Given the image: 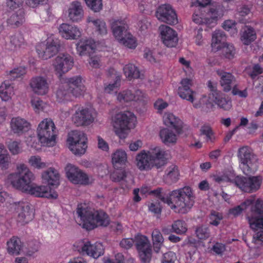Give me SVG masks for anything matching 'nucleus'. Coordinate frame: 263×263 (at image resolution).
Masks as SVG:
<instances>
[{"label":"nucleus","instance_id":"obj_1","mask_svg":"<svg viewBox=\"0 0 263 263\" xmlns=\"http://www.w3.org/2000/svg\"><path fill=\"white\" fill-rule=\"evenodd\" d=\"M163 203H166L172 209H176L179 213H186L193 206L194 197L189 186L175 190L168 193L164 192L161 188H157L151 192Z\"/></svg>","mask_w":263,"mask_h":263},{"label":"nucleus","instance_id":"obj_2","mask_svg":"<svg viewBox=\"0 0 263 263\" xmlns=\"http://www.w3.org/2000/svg\"><path fill=\"white\" fill-rule=\"evenodd\" d=\"M76 214L79 224L88 230L98 226L106 227L109 223V217L104 211L96 210L86 204L78 205Z\"/></svg>","mask_w":263,"mask_h":263},{"label":"nucleus","instance_id":"obj_3","mask_svg":"<svg viewBox=\"0 0 263 263\" xmlns=\"http://www.w3.org/2000/svg\"><path fill=\"white\" fill-rule=\"evenodd\" d=\"M247 199H252L250 211L247 215L250 227L256 232L253 235L252 242L259 243L263 242V200L255 199L252 196Z\"/></svg>","mask_w":263,"mask_h":263},{"label":"nucleus","instance_id":"obj_4","mask_svg":"<svg viewBox=\"0 0 263 263\" xmlns=\"http://www.w3.org/2000/svg\"><path fill=\"white\" fill-rule=\"evenodd\" d=\"M215 182L220 183L229 182L234 183L237 187L245 192L252 193L257 191L260 187L262 178L260 176H253L249 178L236 176L233 171H227L222 175L214 177Z\"/></svg>","mask_w":263,"mask_h":263},{"label":"nucleus","instance_id":"obj_5","mask_svg":"<svg viewBox=\"0 0 263 263\" xmlns=\"http://www.w3.org/2000/svg\"><path fill=\"white\" fill-rule=\"evenodd\" d=\"M166 152L160 147L151 149L147 153L141 152L137 155V166L141 170H148L153 167L161 168L166 162Z\"/></svg>","mask_w":263,"mask_h":263},{"label":"nucleus","instance_id":"obj_6","mask_svg":"<svg viewBox=\"0 0 263 263\" xmlns=\"http://www.w3.org/2000/svg\"><path fill=\"white\" fill-rule=\"evenodd\" d=\"M34 179V174L24 164H18L16 166V171L9 176V179L12 186L23 192L28 190Z\"/></svg>","mask_w":263,"mask_h":263},{"label":"nucleus","instance_id":"obj_7","mask_svg":"<svg viewBox=\"0 0 263 263\" xmlns=\"http://www.w3.org/2000/svg\"><path fill=\"white\" fill-rule=\"evenodd\" d=\"M111 27L114 36L121 44L130 49L136 47V41L128 32V26L125 20H114L111 23Z\"/></svg>","mask_w":263,"mask_h":263},{"label":"nucleus","instance_id":"obj_8","mask_svg":"<svg viewBox=\"0 0 263 263\" xmlns=\"http://www.w3.org/2000/svg\"><path fill=\"white\" fill-rule=\"evenodd\" d=\"M53 121L50 119L43 120L39 125L37 132L40 141L44 146L54 144L57 132Z\"/></svg>","mask_w":263,"mask_h":263},{"label":"nucleus","instance_id":"obj_9","mask_svg":"<svg viewBox=\"0 0 263 263\" xmlns=\"http://www.w3.org/2000/svg\"><path fill=\"white\" fill-rule=\"evenodd\" d=\"M238 157L240 162V167L243 173L248 175L251 173L254 163L256 162V156L253 154L252 150L248 146H243L239 148Z\"/></svg>","mask_w":263,"mask_h":263},{"label":"nucleus","instance_id":"obj_10","mask_svg":"<svg viewBox=\"0 0 263 263\" xmlns=\"http://www.w3.org/2000/svg\"><path fill=\"white\" fill-rule=\"evenodd\" d=\"M60 41L57 39H48L46 44L41 43L36 47L39 56L43 60L53 57L59 51Z\"/></svg>","mask_w":263,"mask_h":263},{"label":"nucleus","instance_id":"obj_11","mask_svg":"<svg viewBox=\"0 0 263 263\" xmlns=\"http://www.w3.org/2000/svg\"><path fill=\"white\" fill-rule=\"evenodd\" d=\"M135 245L142 263H148L152 257V247L148 238L144 235L136 237Z\"/></svg>","mask_w":263,"mask_h":263},{"label":"nucleus","instance_id":"obj_12","mask_svg":"<svg viewBox=\"0 0 263 263\" xmlns=\"http://www.w3.org/2000/svg\"><path fill=\"white\" fill-rule=\"evenodd\" d=\"M73 58L68 54H60L53 62V66L55 73L59 77L70 70L73 66Z\"/></svg>","mask_w":263,"mask_h":263},{"label":"nucleus","instance_id":"obj_13","mask_svg":"<svg viewBox=\"0 0 263 263\" xmlns=\"http://www.w3.org/2000/svg\"><path fill=\"white\" fill-rule=\"evenodd\" d=\"M65 171L68 179L74 184L86 185L92 182V179L85 173L70 164L66 166Z\"/></svg>","mask_w":263,"mask_h":263},{"label":"nucleus","instance_id":"obj_14","mask_svg":"<svg viewBox=\"0 0 263 263\" xmlns=\"http://www.w3.org/2000/svg\"><path fill=\"white\" fill-rule=\"evenodd\" d=\"M12 206L17 213V221L21 224L27 223L33 218V209L31 208L28 202H14Z\"/></svg>","mask_w":263,"mask_h":263},{"label":"nucleus","instance_id":"obj_15","mask_svg":"<svg viewBox=\"0 0 263 263\" xmlns=\"http://www.w3.org/2000/svg\"><path fill=\"white\" fill-rule=\"evenodd\" d=\"M156 16L159 20L170 25L176 24L178 23L176 12L168 4L159 6L156 12Z\"/></svg>","mask_w":263,"mask_h":263},{"label":"nucleus","instance_id":"obj_16","mask_svg":"<svg viewBox=\"0 0 263 263\" xmlns=\"http://www.w3.org/2000/svg\"><path fill=\"white\" fill-rule=\"evenodd\" d=\"M136 117L130 111L119 113L116 115L115 123L122 131L135 127Z\"/></svg>","mask_w":263,"mask_h":263},{"label":"nucleus","instance_id":"obj_17","mask_svg":"<svg viewBox=\"0 0 263 263\" xmlns=\"http://www.w3.org/2000/svg\"><path fill=\"white\" fill-rule=\"evenodd\" d=\"M204 11L206 13L204 17H201L197 14L193 15V21L196 24H204L209 26H213L216 23L218 16V11L214 7L204 8Z\"/></svg>","mask_w":263,"mask_h":263},{"label":"nucleus","instance_id":"obj_18","mask_svg":"<svg viewBox=\"0 0 263 263\" xmlns=\"http://www.w3.org/2000/svg\"><path fill=\"white\" fill-rule=\"evenodd\" d=\"M25 193L38 197H45L50 199H57L58 194L56 192L51 190L49 186L45 185H33L31 184L28 190Z\"/></svg>","mask_w":263,"mask_h":263},{"label":"nucleus","instance_id":"obj_19","mask_svg":"<svg viewBox=\"0 0 263 263\" xmlns=\"http://www.w3.org/2000/svg\"><path fill=\"white\" fill-rule=\"evenodd\" d=\"M163 44L168 47H175L178 41L177 34L170 27L162 25L159 27Z\"/></svg>","mask_w":263,"mask_h":263},{"label":"nucleus","instance_id":"obj_20","mask_svg":"<svg viewBox=\"0 0 263 263\" xmlns=\"http://www.w3.org/2000/svg\"><path fill=\"white\" fill-rule=\"evenodd\" d=\"M74 124L79 126L88 125L93 122L94 118L88 108H81L77 110L72 117Z\"/></svg>","mask_w":263,"mask_h":263},{"label":"nucleus","instance_id":"obj_21","mask_svg":"<svg viewBox=\"0 0 263 263\" xmlns=\"http://www.w3.org/2000/svg\"><path fill=\"white\" fill-rule=\"evenodd\" d=\"M67 13L69 21L74 23L81 21L84 13L81 3L77 1L70 3L68 7Z\"/></svg>","mask_w":263,"mask_h":263},{"label":"nucleus","instance_id":"obj_22","mask_svg":"<svg viewBox=\"0 0 263 263\" xmlns=\"http://www.w3.org/2000/svg\"><path fill=\"white\" fill-rule=\"evenodd\" d=\"M30 128V123L20 117L12 118L10 121V129L14 134L21 136L27 132Z\"/></svg>","mask_w":263,"mask_h":263},{"label":"nucleus","instance_id":"obj_23","mask_svg":"<svg viewBox=\"0 0 263 263\" xmlns=\"http://www.w3.org/2000/svg\"><path fill=\"white\" fill-rule=\"evenodd\" d=\"M66 85L72 91L73 96L76 97L82 95L85 91L83 79L80 76H76L67 79Z\"/></svg>","mask_w":263,"mask_h":263},{"label":"nucleus","instance_id":"obj_24","mask_svg":"<svg viewBox=\"0 0 263 263\" xmlns=\"http://www.w3.org/2000/svg\"><path fill=\"white\" fill-rule=\"evenodd\" d=\"M32 91L39 95L46 94L49 90V85L46 79L43 77H33L30 82Z\"/></svg>","mask_w":263,"mask_h":263},{"label":"nucleus","instance_id":"obj_25","mask_svg":"<svg viewBox=\"0 0 263 263\" xmlns=\"http://www.w3.org/2000/svg\"><path fill=\"white\" fill-rule=\"evenodd\" d=\"M217 73L220 77V83L224 91L229 92L237 87L236 78L231 73L218 70Z\"/></svg>","mask_w":263,"mask_h":263},{"label":"nucleus","instance_id":"obj_26","mask_svg":"<svg viewBox=\"0 0 263 263\" xmlns=\"http://www.w3.org/2000/svg\"><path fill=\"white\" fill-rule=\"evenodd\" d=\"M59 31L61 35L66 40H76L81 35L77 27L67 23L62 24L59 27Z\"/></svg>","mask_w":263,"mask_h":263},{"label":"nucleus","instance_id":"obj_27","mask_svg":"<svg viewBox=\"0 0 263 263\" xmlns=\"http://www.w3.org/2000/svg\"><path fill=\"white\" fill-rule=\"evenodd\" d=\"M82 252L94 258H98L103 255L104 249L100 242L91 244L89 241H87L82 246Z\"/></svg>","mask_w":263,"mask_h":263},{"label":"nucleus","instance_id":"obj_28","mask_svg":"<svg viewBox=\"0 0 263 263\" xmlns=\"http://www.w3.org/2000/svg\"><path fill=\"white\" fill-rule=\"evenodd\" d=\"M180 84L181 86L179 87L178 90V93L180 97L193 103L195 92L190 88L192 85L191 80L189 79H182Z\"/></svg>","mask_w":263,"mask_h":263},{"label":"nucleus","instance_id":"obj_29","mask_svg":"<svg viewBox=\"0 0 263 263\" xmlns=\"http://www.w3.org/2000/svg\"><path fill=\"white\" fill-rule=\"evenodd\" d=\"M25 21V12L23 9L10 12L7 19V25L11 28H16L22 26Z\"/></svg>","mask_w":263,"mask_h":263},{"label":"nucleus","instance_id":"obj_30","mask_svg":"<svg viewBox=\"0 0 263 263\" xmlns=\"http://www.w3.org/2000/svg\"><path fill=\"white\" fill-rule=\"evenodd\" d=\"M95 43L91 39H81L77 44V52L81 56L89 55L95 52Z\"/></svg>","mask_w":263,"mask_h":263},{"label":"nucleus","instance_id":"obj_31","mask_svg":"<svg viewBox=\"0 0 263 263\" xmlns=\"http://www.w3.org/2000/svg\"><path fill=\"white\" fill-rule=\"evenodd\" d=\"M44 182L49 185L57 187L59 184L60 175L57 170L53 167H50L44 171L42 175Z\"/></svg>","mask_w":263,"mask_h":263},{"label":"nucleus","instance_id":"obj_32","mask_svg":"<svg viewBox=\"0 0 263 263\" xmlns=\"http://www.w3.org/2000/svg\"><path fill=\"white\" fill-rule=\"evenodd\" d=\"M163 122L166 126L175 129L178 134L182 133L183 123L179 118L173 114H165L163 116Z\"/></svg>","mask_w":263,"mask_h":263},{"label":"nucleus","instance_id":"obj_33","mask_svg":"<svg viewBox=\"0 0 263 263\" xmlns=\"http://www.w3.org/2000/svg\"><path fill=\"white\" fill-rule=\"evenodd\" d=\"M256 39V34L253 28L246 26L241 34V41L245 45H248Z\"/></svg>","mask_w":263,"mask_h":263},{"label":"nucleus","instance_id":"obj_34","mask_svg":"<svg viewBox=\"0 0 263 263\" xmlns=\"http://www.w3.org/2000/svg\"><path fill=\"white\" fill-rule=\"evenodd\" d=\"M179 177V172L178 167L172 164L168 166L165 171V175L164 176V179L167 183H172L176 182Z\"/></svg>","mask_w":263,"mask_h":263},{"label":"nucleus","instance_id":"obj_35","mask_svg":"<svg viewBox=\"0 0 263 263\" xmlns=\"http://www.w3.org/2000/svg\"><path fill=\"white\" fill-rule=\"evenodd\" d=\"M72 96H73L72 91L66 84L60 86L57 91L56 97L59 102L70 101L72 99Z\"/></svg>","mask_w":263,"mask_h":263},{"label":"nucleus","instance_id":"obj_36","mask_svg":"<svg viewBox=\"0 0 263 263\" xmlns=\"http://www.w3.org/2000/svg\"><path fill=\"white\" fill-rule=\"evenodd\" d=\"M88 23H91L93 25V28L98 34L103 36L107 33V28L105 22L101 19H93L91 17L87 18Z\"/></svg>","mask_w":263,"mask_h":263},{"label":"nucleus","instance_id":"obj_37","mask_svg":"<svg viewBox=\"0 0 263 263\" xmlns=\"http://www.w3.org/2000/svg\"><path fill=\"white\" fill-rule=\"evenodd\" d=\"M7 251L10 254L17 255L22 248V242L17 237L13 236L7 242Z\"/></svg>","mask_w":263,"mask_h":263},{"label":"nucleus","instance_id":"obj_38","mask_svg":"<svg viewBox=\"0 0 263 263\" xmlns=\"http://www.w3.org/2000/svg\"><path fill=\"white\" fill-rule=\"evenodd\" d=\"M160 136L162 141L166 145L174 144L177 141L176 135L167 128L160 130Z\"/></svg>","mask_w":263,"mask_h":263},{"label":"nucleus","instance_id":"obj_39","mask_svg":"<svg viewBox=\"0 0 263 263\" xmlns=\"http://www.w3.org/2000/svg\"><path fill=\"white\" fill-rule=\"evenodd\" d=\"M152 238L154 250L155 252L158 253L164 242V238L161 232L158 229H154L152 233Z\"/></svg>","mask_w":263,"mask_h":263},{"label":"nucleus","instance_id":"obj_40","mask_svg":"<svg viewBox=\"0 0 263 263\" xmlns=\"http://www.w3.org/2000/svg\"><path fill=\"white\" fill-rule=\"evenodd\" d=\"M67 140L70 145L71 144L77 143H80V144L84 143V142H86L87 141V138L83 132L79 130H74L71 132L69 134V137Z\"/></svg>","mask_w":263,"mask_h":263},{"label":"nucleus","instance_id":"obj_41","mask_svg":"<svg viewBox=\"0 0 263 263\" xmlns=\"http://www.w3.org/2000/svg\"><path fill=\"white\" fill-rule=\"evenodd\" d=\"M209 97L203 95L198 102L193 104V106L196 108H201L203 110L208 112L213 107V103L209 100Z\"/></svg>","mask_w":263,"mask_h":263},{"label":"nucleus","instance_id":"obj_42","mask_svg":"<svg viewBox=\"0 0 263 263\" xmlns=\"http://www.w3.org/2000/svg\"><path fill=\"white\" fill-rule=\"evenodd\" d=\"M12 87L8 81H5L0 86V98L7 101L11 98Z\"/></svg>","mask_w":263,"mask_h":263},{"label":"nucleus","instance_id":"obj_43","mask_svg":"<svg viewBox=\"0 0 263 263\" xmlns=\"http://www.w3.org/2000/svg\"><path fill=\"white\" fill-rule=\"evenodd\" d=\"M196 236L200 240H206L211 236L209 228L206 225L197 226L195 230Z\"/></svg>","mask_w":263,"mask_h":263},{"label":"nucleus","instance_id":"obj_44","mask_svg":"<svg viewBox=\"0 0 263 263\" xmlns=\"http://www.w3.org/2000/svg\"><path fill=\"white\" fill-rule=\"evenodd\" d=\"M125 76L128 78L138 79L140 77V71L134 64L129 63L123 68Z\"/></svg>","mask_w":263,"mask_h":263},{"label":"nucleus","instance_id":"obj_45","mask_svg":"<svg viewBox=\"0 0 263 263\" xmlns=\"http://www.w3.org/2000/svg\"><path fill=\"white\" fill-rule=\"evenodd\" d=\"M212 100L220 108L224 110H229L232 107L231 101L221 97L220 94Z\"/></svg>","mask_w":263,"mask_h":263},{"label":"nucleus","instance_id":"obj_46","mask_svg":"<svg viewBox=\"0 0 263 263\" xmlns=\"http://www.w3.org/2000/svg\"><path fill=\"white\" fill-rule=\"evenodd\" d=\"M222 54L223 56L229 60L235 58L236 51L234 45L231 44L226 43L222 47Z\"/></svg>","mask_w":263,"mask_h":263},{"label":"nucleus","instance_id":"obj_47","mask_svg":"<svg viewBox=\"0 0 263 263\" xmlns=\"http://www.w3.org/2000/svg\"><path fill=\"white\" fill-rule=\"evenodd\" d=\"M172 231L179 234H184L187 231L186 224L183 220L175 221L172 225Z\"/></svg>","mask_w":263,"mask_h":263},{"label":"nucleus","instance_id":"obj_48","mask_svg":"<svg viewBox=\"0 0 263 263\" xmlns=\"http://www.w3.org/2000/svg\"><path fill=\"white\" fill-rule=\"evenodd\" d=\"M26 73V69L25 67L21 66L14 68L9 71L8 77L11 80H15L18 78H21Z\"/></svg>","mask_w":263,"mask_h":263},{"label":"nucleus","instance_id":"obj_49","mask_svg":"<svg viewBox=\"0 0 263 263\" xmlns=\"http://www.w3.org/2000/svg\"><path fill=\"white\" fill-rule=\"evenodd\" d=\"M86 142L84 143H77L71 144L69 146L70 151L76 155H81L85 153L87 148Z\"/></svg>","mask_w":263,"mask_h":263},{"label":"nucleus","instance_id":"obj_50","mask_svg":"<svg viewBox=\"0 0 263 263\" xmlns=\"http://www.w3.org/2000/svg\"><path fill=\"white\" fill-rule=\"evenodd\" d=\"M252 201V199H246L240 205L231 209L230 210V213L235 216L239 215L241 213L242 211L245 210L247 207L250 205Z\"/></svg>","mask_w":263,"mask_h":263},{"label":"nucleus","instance_id":"obj_51","mask_svg":"<svg viewBox=\"0 0 263 263\" xmlns=\"http://www.w3.org/2000/svg\"><path fill=\"white\" fill-rule=\"evenodd\" d=\"M226 39V36L223 31L221 30H216L212 35V46H216V45L220 43H224Z\"/></svg>","mask_w":263,"mask_h":263},{"label":"nucleus","instance_id":"obj_52","mask_svg":"<svg viewBox=\"0 0 263 263\" xmlns=\"http://www.w3.org/2000/svg\"><path fill=\"white\" fill-rule=\"evenodd\" d=\"M200 132V135L205 136V140L207 142L211 141L213 142L214 141V133L209 125H204L201 126Z\"/></svg>","mask_w":263,"mask_h":263},{"label":"nucleus","instance_id":"obj_53","mask_svg":"<svg viewBox=\"0 0 263 263\" xmlns=\"http://www.w3.org/2000/svg\"><path fill=\"white\" fill-rule=\"evenodd\" d=\"M127 159L126 154L124 151L118 150L112 155V161L114 164L124 163Z\"/></svg>","mask_w":263,"mask_h":263},{"label":"nucleus","instance_id":"obj_54","mask_svg":"<svg viewBox=\"0 0 263 263\" xmlns=\"http://www.w3.org/2000/svg\"><path fill=\"white\" fill-rule=\"evenodd\" d=\"M10 44L15 49L21 48L25 45L24 37L21 34L14 35L11 37Z\"/></svg>","mask_w":263,"mask_h":263},{"label":"nucleus","instance_id":"obj_55","mask_svg":"<svg viewBox=\"0 0 263 263\" xmlns=\"http://www.w3.org/2000/svg\"><path fill=\"white\" fill-rule=\"evenodd\" d=\"M127 176V172L121 170L114 172L110 175V178L112 181L119 182L124 181Z\"/></svg>","mask_w":263,"mask_h":263},{"label":"nucleus","instance_id":"obj_56","mask_svg":"<svg viewBox=\"0 0 263 263\" xmlns=\"http://www.w3.org/2000/svg\"><path fill=\"white\" fill-rule=\"evenodd\" d=\"M87 6L95 12L102 9V0H85Z\"/></svg>","mask_w":263,"mask_h":263},{"label":"nucleus","instance_id":"obj_57","mask_svg":"<svg viewBox=\"0 0 263 263\" xmlns=\"http://www.w3.org/2000/svg\"><path fill=\"white\" fill-rule=\"evenodd\" d=\"M135 97H137L134 95L131 90H127L119 93L117 99L121 102H128L134 101V100H135Z\"/></svg>","mask_w":263,"mask_h":263},{"label":"nucleus","instance_id":"obj_58","mask_svg":"<svg viewBox=\"0 0 263 263\" xmlns=\"http://www.w3.org/2000/svg\"><path fill=\"white\" fill-rule=\"evenodd\" d=\"M7 145L9 151L13 155H17L22 152V147L20 142L10 140L8 142Z\"/></svg>","mask_w":263,"mask_h":263},{"label":"nucleus","instance_id":"obj_59","mask_svg":"<svg viewBox=\"0 0 263 263\" xmlns=\"http://www.w3.org/2000/svg\"><path fill=\"white\" fill-rule=\"evenodd\" d=\"M29 163L31 166L39 169L46 167V164L41 161V158L39 156H31L29 159Z\"/></svg>","mask_w":263,"mask_h":263},{"label":"nucleus","instance_id":"obj_60","mask_svg":"<svg viewBox=\"0 0 263 263\" xmlns=\"http://www.w3.org/2000/svg\"><path fill=\"white\" fill-rule=\"evenodd\" d=\"M209 218L211 225L217 226L220 223V221L222 219L223 216L221 213L212 211L209 216Z\"/></svg>","mask_w":263,"mask_h":263},{"label":"nucleus","instance_id":"obj_61","mask_svg":"<svg viewBox=\"0 0 263 263\" xmlns=\"http://www.w3.org/2000/svg\"><path fill=\"white\" fill-rule=\"evenodd\" d=\"M31 103L35 112L43 110L46 106V104L39 98L32 99Z\"/></svg>","mask_w":263,"mask_h":263},{"label":"nucleus","instance_id":"obj_62","mask_svg":"<svg viewBox=\"0 0 263 263\" xmlns=\"http://www.w3.org/2000/svg\"><path fill=\"white\" fill-rule=\"evenodd\" d=\"M177 257L173 252L169 251L164 253L161 260V263H175Z\"/></svg>","mask_w":263,"mask_h":263},{"label":"nucleus","instance_id":"obj_63","mask_svg":"<svg viewBox=\"0 0 263 263\" xmlns=\"http://www.w3.org/2000/svg\"><path fill=\"white\" fill-rule=\"evenodd\" d=\"M208 87L211 91L209 95L210 99H213L220 95L219 92L217 90L216 84L211 81H209L208 82Z\"/></svg>","mask_w":263,"mask_h":263},{"label":"nucleus","instance_id":"obj_64","mask_svg":"<svg viewBox=\"0 0 263 263\" xmlns=\"http://www.w3.org/2000/svg\"><path fill=\"white\" fill-rule=\"evenodd\" d=\"M222 27L224 30L227 31L231 30L233 33H236L237 32L236 24L233 21L227 20L224 21Z\"/></svg>","mask_w":263,"mask_h":263}]
</instances>
